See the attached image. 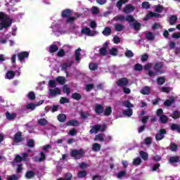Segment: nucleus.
Masks as SVG:
<instances>
[{"label":"nucleus","instance_id":"nucleus-1","mask_svg":"<svg viewBox=\"0 0 180 180\" xmlns=\"http://www.w3.org/2000/svg\"><path fill=\"white\" fill-rule=\"evenodd\" d=\"M0 20H2L0 23V30L6 29V27H9L12 25V20L3 13H0Z\"/></svg>","mask_w":180,"mask_h":180},{"label":"nucleus","instance_id":"nucleus-2","mask_svg":"<svg viewBox=\"0 0 180 180\" xmlns=\"http://www.w3.org/2000/svg\"><path fill=\"white\" fill-rule=\"evenodd\" d=\"M106 130V124H96L93 127H91V130L89 131V133L91 134H96L98 131H105Z\"/></svg>","mask_w":180,"mask_h":180},{"label":"nucleus","instance_id":"nucleus-3","mask_svg":"<svg viewBox=\"0 0 180 180\" xmlns=\"http://www.w3.org/2000/svg\"><path fill=\"white\" fill-rule=\"evenodd\" d=\"M161 68H162V65L160 63L156 64L154 67V72L149 70L148 73L149 77H155V75H160L162 74Z\"/></svg>","mask_w":180,"mask_h":180},{"label":"nucleus","instance_id":"nucleus-4","mask_svg":"<svg viewBox=\"0 0 180 180\" xmlns=\"http://www.w3.org/2000/svg\"><path fill=\"white\" fill-rule=\"evenodd\" d=\"M82 34H85V36H89L91 37H94V36H96L98 34V32L96 30H91V29L88 27H84L81 31Z\"/></svg>","mask_w":180,"mask_h":180},{"label":"nucleus","instance_id":"nucleus-5","mask_svg":"<svg viewBox=\"0 0 180 180\" xmlns=\"http://www.w3.org/2000/svg\"><path fill=\"white\" fill-rule=\"evenodd\" d=\"M84 154H85V152H84V150L80 149L79 150H75L72 151L71 155L72 157H74L76 160H79V158H82L84 157Z\"/></svg>","mask_w":180,"mask_h":180},{"label":"nucleus","instance_id":"nucleus-6","mask_svg":"<svg viewBox=\"0 0 180 180\" xmlns=\"http://www.w3.org/2000/svg\"><path fill=\"white\" fill-rule=\"evenodd\" d=\"M44 101H40L38 104H34L32 103H28L27 105V109L30 110H34L36 109V106H39V105H43Z\"/></svg>","mask_w":180,"mask_h":180},{"label":"nucleus","instance_id":"nucleus-7","mask_svg":"<svg viewBox=\"0 0 180 180\" xmlns=\"http://www.w3.org/2000/svg\"><path fill=\"white\" fill-rule=\"evenodd\" d=\"M117 84L118 86H126L129 84V80L127 78H122L117 82Z\"/></svg>","mask_w":180,"mask_h":180},{"label":"nucleus","instance_id":"nucleus-8","mask_svg":"<svg viewBox=\"0 0 180 180\" xmlns=\"http://www.w3.org/2000/svg\"><path fill=\"white\" fill-rule=\"evenodd\" d=\"M61 92L60 91V89L55 88V89H49V95L50 96H56V95H60Z\"/></svg>","mask_w":180,"mask_h":180},{"label":"nucleus","instance_id":"nucleus-9","mask_svg":"<svg viewBox=\"0 0 180 180\" xmlns=\"http://www.w3.org/2000/svg\"><path fill=\"white\" fill-rule=\"evenodd\" d=\"M18 57L20 61L22 62V60H25V58H27V57H29V52L22 51L18 54Z\"/></svg>","mask_w":180,"mask_h":180},{"label":"nucleus","instance_id":"nucleus-10","mask_svg":"<svg viewBox=\"0 0 180 180\" xmlns=\"http://www.w3.org/2000/svg\"><path fill=\"white\" fill-rule=\"evenodd\" d=\"M167 133V131L164 129H160V133L156 134L155 139L156 140H162L164 139V134Z\"/></svg>","mask_w":180,"mask_h":180},{"label":"nucleus","instance_id":"nucleus-11","mask_svg":"<svg viewBox=\"0 0 180 180\" xmlns=\"http://www.w3.org/2000/svg\"><path fill=\"white\" fill-rule=\"evenodd\" d=\"M134 11V7L131 6V4L127 5L123 8L124 13H130L131 12H133Z\"/></svg>","mask_w":180,"mask_h":180},{"label":"nucleus","instance_id":"nucleus-12","mask_svg":"<svg viewBox=\"0 0 180 180\" xmlns=\"http://www.w3.org/2000/svg\"><path fill=\"white\" fill-rule=\"evenodd\" d=\"M14 141L15 143H20L22 141V133L18 132L14 136Z\"/></svg>","mask_w":180,"mask_h":180},{"label":"nucleus","instance_id":"nucleus-13","mask_svg":"<svg viewBox=\"0 0 180 180\" xmlns=\"http://www.w3.org/2000/svg\"><path fill=\"white\" fill-rule=\"evenodd\" d=\"M150 92H151V89L149 86H145L141 90L142 95H150Z\"/></svg>","mask_w":180,"mask_h":180},{"label":"nucleus","instance_id":"nucleus-14","mask_svg":"<svg viewBox=\"0 0 180 180\" xmlns=\"http://www.w3.org/2000/svg\"><path fill=\"white\" fill-rule=\"evenodd\" d=\"M94 141H105V134H98L96 135L94 139Z\"/></svg>","mask_w":180,"mask_h":180},{"label":"nucleus","instance_id":"nucleus-15","mask_svg":"<svg viewBox=\"0 0 180 180\" xmlns=\"http://www.w3.org/2000/svg\"><path fill=\"white\" fill-rule=\"evenodd\" d=\"M158 16H160L159 14L150 11L146 17L144 18V20H148L150 18H158Z\"/></svg>","mask_w":180,"mask_h":180},{"label":"nucleus","instance_id":"nucleus-16","mask_svg":"<svg viewBox=\"0 0 180 180\" xmlns=\"http://www.w3.org/2000/svg\"><path fill=\"white\" fill-rule=\"evenodd\" d=\"M108 44L105 43L103 48L100 49L99 53L101 56H106V51L108 50Z\"/></svg>","mask_w":180,"mask_h":180},{"label":"nucleus","instance_id":"nucleus-17","mask_svg":"<svg viewBox=\"0 0 180 180\" xmlns=\"http://www.w3.org/2000/svg\"><path fill=\"white\" fill-rule=\"evenodd\" d=\"M96 113H103V106L101 104H96L95 108Z\"/></svg>","mask_w":180,"mask_h":180},{"label":"nucleus","instance_id":"nucleus-18","mask_svg":"<svg viewBox=\"0 0 180 180\" xmlns=\"http://www.w3.org/2000/svg\"><path fill=\"white\" fill-rule=\"evenodd\" d=\"M72 65V61L70 60L68 61L67 63H65L62 65V70L63 71H65L68 68H70Z\"/></svg>","mask_w":180,"mask_h":180},{"label":"nucleus","instance_id":"nucleus-19","mask_svg":"<svg viewBox=\"0 0 180 180\" xmlns=\"http://www.w3.org/2000/svg\"><path fill=\"white\" fill-rule=\"evenodd\" d=\"M175 101V98L172 96L170 99H167L166 101H165L164 105L165 106H171L172 103H174Z\"/></svg>","mask_w":180,"mask_h":180},{"label":"nucleus","instance_id":"nucleus-20","mask_svg":"<svg viewBox=\"0 0 180 180\" xmlns=\"http://www.w3.org/2000/svg\"><path fill=\"white\" fill-rule=\"evenodd\" d=\"M46 158V155H44V153H41V157H37L34 158V161H37V162H41V161H44Z\"/></svg>","mask_w":180,"mask_h":180},{"label":"nucleus","instance_id":"nucleus-21","mask_svg":"<svg viewBox=\"0 0 180 180\" xmlns=\"http://www.w3.org/2000/svg\"><path fill=\"white\" fill-rule=\"evenodd\" d=\"M14 77H15V72L12 70L7 72L6 75V78H7V79H12L14 78Z\"/></svg>","mask_w":180,"mask_h":180},{"label":"nucleus","instance_id":"nucleus-22","mask_svg":"<svg viewBox=\"0 0 180 180\" xmlns=\"http://www.w3.org/2000/svg\"><path fill=\"white\" fill-rule=\"evenodd\" d=\"M129 2V0H120L117 3V8L120 11L122 9V6L124 4H127Z\"/></svg>","mask_w":180,"mask_h":180},{"label":"nucleus","instance_id":"nucleus-23","mask_svg":"<svg viewBox=\"0 0 180 180\" xmlns=\"http://www.w3.org/2000/svg\"><path fill=\"white\" fill-rule=\"evenodd\" d=\"M81 48H79L75 51L76 61L79 62L81 60Z\"/></svg>","mask_w":180,"mask_h":180},{"label":"nucleus","instance_id":"nucleus-24","mask_svg":"<svg viewBox=\"0 0 180 180\" xmlns=\"http://www.w3.org/2000/svg\"><path fill=\"white\" fill-rule=\"evenodd\" d=\"M63 18H70L71 16V11L70 9H66L62 13Z\"/></svg>","mask_w":180,"mask_h":180},{"label":"nucleus","instance_id":"nucleus-25","mask_svg":"<svg viewBox=\"0 0 180 180\" xmlns=\"http://www.w3.org/2000/svg\"><path fill=\"white\" fill-rule=\"evenodd\" d=\"M114 26L117 32H122L124 29V25L122 24H115Z\"/></svg>","mask_w":180,"mask_h":180},{"label":"nucleus","instance_id":"nucleus-26","mask_svg":"<svg viewBox=\"0 0 180 180\" xmlns=\"http://www.w3.org/2000/svg\"><path fill=\"white\" fill-rule=\"evenodd\" d=\"M78 124H79V123L75 120H71L67 122V126H78Z\"/></svg>","mask_w":180,"mask_h":180},{"label":"nucleus","instance_id":"nucleus-27","mask_svg":"<svg viewBox=\"0 0 180 180\" xmlns=\"http://www.w3.org/2000/svg\"><path fill=\"white\" fill-rule=\"evenodd\" d=\"M111 33H112V30L110 29V27H105L103 31V34L104 36H110Z\"/></svg>","mask_w":180,"mask_h":180},{"label":"nucleus","instance_id":"nucleus-28","mask_svg":"<svg viewBox=\"0 0 180 180\" xmlns=\"http://www.w3.org/2000/svg\"><path fill=\"white\" fill-rule=\"evenodd\" d=\"M169 162H171L172 164H174L175 162H179V157L178 156H174V157H171L169 160Z\"/></svg>","mask_w":180,"mask_h":180},{"label":"nucleus","instance_id":"nucleus-29","mask_svg":"<svg viewBox=\"0 0 180 180\" xmlns=\"http://www.w3.org/2000/svg\"><path fill=\"white\" fill-rule=\"evenodd\" d=\"M93 151H101V144L95 143L92 146Z\"/></svg>","mask_w":180,"mask_h":180},{"label":"nucleus","instance_id":"nucleus-30","mask_svg":"<svg viewBox=\"0 0 180 180\" xmlns=\"http://www.w3.org/2000/svg\"><path fill=\"white\" fill-rule=\"evenodd\" d=\"M6 116L8 120H13V119H15V117H16V114H15V113L11 114L9 112H6Z\"/></svg>","mask_w":180,"mask_h":180},{"label":"nucleus","instance_id":"nucleus-31","mask_svg":"<svg viewBox=\"0 0 180 180\" xmlns=\"http://www.w3.org/2000/svg\"><path fill=\"white\" fill-rule=\"evenodd\" d=\"M25 176L27 179H32V178L34 177V172L33 171L27 172Z\"/></svg>","mask_w":180,"mask_h":180},{"label":"nucleus","instance_id":"nucleus-32","mask_svg":"<svg viewBox=\"0 0 180 180\" xmlns=\"http://www.w3.org/2000/svg\"><path fill=\"white\" fill-rule=\"evenodd\" d=\"M171 130L176 131L178 133H180V125L176 124H173L171 125Z\"/></svg>","mask_w":180,"mask_h":180},{"label":"nucleus","instance_id":"nucleus-33","mask_svg":"<svg viewBox=\"0 0 180 180\" xmlns=\"http://www.w3.org/2000/svg\"><path fill=\"white\" fill-rule=\"evenodd\" d=\"M122 113L123 115H124V116H128V117H130V116L133 115V110L128 109V110H124Z\"/></svg>","mask_w":180,"mask_h":180},{"label":"nucleus","instance_id":"nucleus-34","mask_svg":"<svg viewBox=\"0 0 180 180\" xmlns=\"http://www.w3.org/2000/svg\"><path fill=\"white\" fill-rule=\"evenodd\" d=\"M139 154H140L141 158L143 160H144V161H147V160H148V154L147 153L143 152V151H141L139 153Z\"/></svg>","mask_w":180,"mask_h":180},{"label":"nucleus","instance_id":"nucleus-35","mask_svg":"<svg viewBox=\"0 0 180 180\" xmlns=\"http://www.w3.org/2000/svg\"><path fill=\"white\" fill-rule=\"evenodd\" d=\"M56 81L59 84H61V85H64V84H65V77H58L56 78Z\"/></svg>","mask_w":180,"mask_h":180},{"label":"nucleus","instance_id":"nucleus-36","mask_svg":"<svg viewBox=\"0 0 180 180\" xmlns=\"http://www.w3.org/2000/svg\"><path fill=\"white\" fill-rule=\"evenodd\" d=\"M111 114H112V108L110 106L107 107L104 110L105 116H110Z\"/></svg>","mask_w":180,"mask_h":180},{"label":"nucleus","instance_id":"nucleus-37","mask_svg":"<svg viewBox=\"0 0 180 180\" xmlns=\"http://www.w3.org/2000/svg\"><path fill=\"white\" fill-rule=\"evenodd\" d=\"M67 119V116L65 115V114H60L58 116V120H59V122H65Z\"/></svg>","mask_w":180,"mask_h":180},{"label":"nucleus","instance_id":"nucleus-38","mask_svg":"<svg viewBox=\"0 0 180 180\" xmlns=\"http://www.w3.org/2000/svg\"><path fill=\"white\" fill-rule=\"evenodd\" d=\"M132 26L134 29V30H140V27L141 26V24L139 22H137L136 20L133 22Z\"/></svg>","mask_w":180,"mask_h":180},{"label":"nucleus","instance_id":"nucleus-39","mask_svg":"<svg viewBox=\"0 0 180 180\" xmlns=\"http://www.w3.org/2000/svg\"><path fill=\"white\" fill-rule=\"evenodd\" d=\"M125 20L129 23H134V22H136V20H134V17H133V15H127Z\"/></svg>","mask_w":180,"mask_h":180},{"label":"nucleus","instance_id":"nucleus-40","mask_svg":"<svg viewBox=\"0 0 180 180\" xmlns=\"http://www.w3.org/2000/svg\"><path fill=\"white\" fill-rule=\"evenodd\" d=\"M115 20H120V22H124L126 20V17L124 15H117L115 17Z\"/></svg>","mask_w":180,"mask_h":180},{"label":"nucleus","instance_id":"nucleus-41","mask_svg":"<svg viewBox=\"0 0 180 180\" xmlns=\"http://www.w3.org/2000/svg\"><path fill=\"white\" fill-rule=\"evenodd\" d=\"M142 8L144 9H150V8H151V5H150L148 1H144L142 3Z\"/></svg>","mask_w":180,"mask_h":180},{"label":"nucleus","instance_id":"nucleus-42","mask_svg":"<svg viewBox=\"0 0 180 180\" xmlns=\"http://www.w3.org/2000/svg\"><path fill=\"white\" fill-rule=\"evenodd\" d=\"M58 50V47L56 45H51L49 49L50 53H56Z\"/></svg>","mask_w":180,"mask_h":180},{"label":"nucleus","instance_id":"nucleus-43","mask_svg":"<svg viewBox=\"0 0 180 180\" xmlns=\"http://www.w3.org/2000/svg\"><path fill=\"white\" fill-rule=\"evenodd\" d=\"M170 116L171 117H173V119H179L180 113L178 111H174Z\"/></svg>","mask_w":180,"mask_h":180},{"label":"nucleus","instance_id":"nucleus-44","mask_svg":"<svg viewBox=\"0 0 180 180\" xmlns=\"http://www.w3.org/2000/svg\"><path fill=\"white\" fill-rule=\"evenodd\" d=\"M141 164V158H136L133 161V165H140Z\"/></svg>","mask_w":180,"mask_h":180},{"label":"nucleus","instance_id":"nucleus-45","mask_svg":"<svg viewBox=\"0 0 180 180\" xmlns=\"http://www.w3.org/2000/svg\"><path fill=\"white\" fill-rule=\"evenodd\" d=\"M22 160V159L20 155H16L14 161L13 162V165H15V162H21Z\"/></svg>","mask_w":180,"mask_h":180},{"label":"nucleus","instance_id":"nucleus-46","mask_svg":"<svg viewBox=\"0 0 180 180\" xmlns=\"http://www.w3.org/2000/svg\"><path fill=\"white\" fill-rule=\"evenodd\" d=\"M146 39H148V40H154V34H153L152 32H148L146 33Z\"/></svg>","mask_w":180,"mask_h":180},{"label":"nucleus","instance_id":"nucleus-47","mask_svg":"<svg viewBox=\"0 0 180 180\" xmlns=\"http://www.w3.org/2000/svg\"><path fill=\"white\" fill-rule=\"evenodd\" d=\"M177 19L178 18H176V15H172L169 20L170 25H175V22H176Z\"/></svg>","mask_w":180,"mask_h":180},{"label":"nucleus","instance_id":"nucleus-48","mask_svg":"<svg viewBox=\"0 0 180 180\" xmlns=\"http://www.w3.org/2000/svg\"><path fill=\"white\" fill-rule=\"evenodd\" d=\"M98 69V65L96 63H90L89 64V70L91 71H95V70Z\"/></svg>","mask_w":180,"mask_h":180},{"label":"nucleus","instance_id":"nucleus-49","mask_svg":"<svg viewBox=\"0 0 180 180\" xmlns=\"http://www.w3.org/2000/svg\"><path fill=\"white\" fill-rule=\"evenodd\" d=\"M63 92L65 94H67V95H70V94L71 93V91L70 90V87H68V85L63 86Z\"/></svg>","mask_w":180,"mask_h":180},{"label":"nucleus","instance_id":"nucleus-50","mask_svg":"<svg viewBox=\"0 0 180 180\" xmlns=\"http://www.w3.org/2000/svg\"><path fill=\"white\" fill-rule=\"evenodd\" d=\"M38 123L40 126H46V124H47V120L44 118L40 119L38 120Z\"/></svg>","mask_w":180,"mask_h":180},{"label":"nucleus","instance_id":"nucleus-51","mask_svg":"<svg viewBox=\"0 0 180 180\" xmlns=\"http://www.w3.org/2000/svg\"><path fill=\"white\" fill-rule=\"evenodd\" d=\"M110 54L111 56H117V49L112 48L111 49H110Z\"/></svg>","mask_w":180,"mask_h":180},{"label":"nucleus","instance_id":"nucleus-52","mask_svg":"<svg viewBox=\"0 0 180 180\" xmlns=\"http://www.w3.org/2000/svg\"><path fill=\"white\" fill-rule=\"evenodd\" d=\"M160 120L162 123H167L168 122V117L165 115H161Z\"/></svg>","mask_w":180,"mask_h":180},{"label":"nucleus","instance_id":"nucleus-53","mask_svg":"<svg viewBox=\"0 0 180 180\" xmlns=\"http://www.w3.org/2000/svg\"><path fill=\"white\" fill-rule=\"evenodd\" d=\"M123 103H124V106H126V108H128L129 109H130V108L134 107L133 104H131L130 101H124Z\"/></svg>","mask_w":180,"mask_h":180},{"label":"nucleus","instance_id":"nucleus-54","mask_svg":"<svg viewBox=\"0 0 180 180\" xmlns=\"http://www.w3.org/2000/svg\"><path fill=\"white\" fill-rule=\"evenodd\" d=\"M72 98H73V99H76V101H79V99H81V96L78 93H75L72 95Z\"/></svg>","mask_w":180,"mask_h":180},{"label":"nucleus","instance_id":"nucleus-55","mask_svg":"<svg viewBox=\"0 0 180 180\" xmlns=\"http://www.w3.org/2000/svg\"><path fill=\"white\" fill-rule=\"evenodd\" d=\"M124 175H126V172L121 171L117 174V177L118 178V179H120L123 178V176H124Z\"/></svg>","mask_w":180,"mask_h":180},{"label":"nucleus","instance_id":"nucleus-56","mask_svg":"<svg viewBox=\"0 0 180 180\" xmlns=\"http://www.w3.org/2000/svg\"><path fill=\"white\" fill-rule=\"evenodd\" d=\"M77 176H78V178H84L86 176V172L85 171L79 172Z\"/></svg>","mask_w":180,"mask_h":180},{"label":"nucleus","instance_id":"nucleus-57","mask_svg":"<svg viewBox=\"0 0 180 180\" xmlns=\"http://www.w3.org/2000/svg\"><path fill=\"white\" fill-rule=\"evenodd\" d=\"M91 12L94 14L99 13V8L96 6H93L91 8Z\"/></svg>","mask_w":180,"mask_h":180},{"label":"nucleus","instance_id":"nucleus-58","mask_svg":"<svg viewBox=\"0 0 180 180\" xmlns=\"http://www.w3.org/2000/svg\"><path fill=\"white\" fill-rule=\"evenodd\" d=\"M164 11V8L161 6H157L155 8V12H158V13H161Z\"/></svg>","mask_w":180,"mask_h":180},{"label":"nucleus","instance_id":"nucleus-59","mask_svg":"<svg viewBox=\"0 0 180 180\" xmlns=\"http://www.w3.org/2000/svg\"><path fill=\"white\" fill-rule=\"evenodd\" d=\"M134 70L136 71H141V70H143V65L140 64H136L135 65Z\"/></svg>","mask_w":180,"mask_h":180},{"label":"nucleus","instance_id":"nucleus-60","mask_svg":"<svg viewBox=\"0 0 180 180\" xmlns=\"http://www.w3.org/2000/svg\"><path fill=\"white\" fill-rule=\"evenodd\" d=\"M164 82H165V78L160 77L159 79H158V84L159 85H162V84H164Z\"/></svg>","mask_w":180,"mask_h":180},{"label":"nucleus","instance_id":"nucleus-61","mask_svg":"<svg viewBox=\"0 0 180 180\" xmlns=\"http://www.w3.org/2000/svg\"><path fill=\"white\" fill-rule=\"evenodd\" d=\"M19 179V177H18L15 175H11V176H8L7 177V180H16V179Z\"/></svg>","mask_w":180,"mask_h":180},{"label":"nucleus","instance_id":"nucleus-62","mask_svg":"<svg viewBox=\"0 0 180 180\" xmlns=\"http://www.w3.org/2000/svg\"><path fill=\"white\" fill-rule=\"evenodd\" d=\"M28 98H29V99L33 100L36 98V96L34 95V94L33 92L31 91L28 94Z\"/></svg>","mask_w":180,"mask_h":180},{"label":"nucleus","instance_id":"nucleus-63","mask_svg":"<svg viewBox=\"0 0 180 180\" xmlns=\"http://www.w3.org/2000/svg\"><path fill=\"white\" fill-rule=\"evenodd\" d=\"M125 56H126V57H133L134 56V54L133 53V52L131 51H127L125 53Z\"/></svg>","mask_w":180,"mask_h":180},{"label":"nucleus","instance_id":"nucleus-64","mask_svg":"<svg viewBox=\"0 0 180 180\" xmlns=\"http://www.w3.org/2000/svg\"><path fill=\"white\" fill-rule=\"evenodd\" d=\"M173 39H180V32L174 33L172 35Z\"/></svg>","mask_w":180,"mask_h":180}]
</instances>
